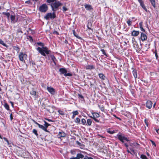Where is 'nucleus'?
Masks as SVG:
<instances>
[{
  "instance_id": "nucleus-1",
  "label": "nucleus",
  "mask_w": 159,
  "mask_h": 159,
  "mask_svg": "<svg viewBox=\"0 0 159 159\" xmlns=\"http://www.w3.org/2000/svg\"><path fill=\"white\" fill-rule=\"evenodd\" d=\"M48 5H50L52 10L53 12L56 11L58 9L59 7L62 5L60 2L56 0H46Z\"/></svg>"
},
{
  "instance_id": "nucleus-2",
  "label": "nucleus",
  "mask_w": 159,
  "mask_h": 159,
  "mask_svg": "<svg viewBox=\"0 0 159 159\" xmlns=\"http://www.w3.org/2000/svg\"><path fill=\"white\" fill-rule=\"evenodd\" d=\"M37 44L39 46H42V48L39 47H38L36 49L38 52L43 56L46 57V54H49L51 52L50 50H48V48L47 47H44V43L41 42H38Z\"/></svg>"
},
{
  "instance_id": "nucleus-3",
  "label": "nucleus",
  "mask_w": 159,
  "mask_h": 159,
  "mask_svg": "<svg viewBox=\"0 0 159 159\" xmlns=\"http://www.w3.org/2000/svg\"><path fill=\"white\" fill-rule=\"evenodd\" d=\"M116 138L118 139L122 143H125V141L129 142V140L125 136L124 134H122L120 133H119L116 137Z\"/></svg>"
},
{
  "instance_id": "nucleus-4",
  "label": "nucleus",
  "mask_w": 159,
  "mask_h": 159,
  "mask_svg": "<svg viewBox=\"0 0 159 159\" xmlns=\"http://www.w3.org/2000/svg\"><path fill=\"white\" fill-rule=\"evenodd\" d=\"M59 71L60 72L61 75L63 74L64 76H71L72 75L71 73H67V70L65 68H60L59 69Z\"/></svg>"
},
{
  "instance_id": "nucleus-5",
  "label": "nucleus",
  "mask_w": 159,
  "mask_h": 159,
  "mask_svg": "<svg viewBox=\"0 0 159 159\" xmlns=\"http://www.w3.org/2000/svg\"><path fill=\"white\" fill-rule=\"evenodd\" d=\"M56 17V15L55 12H53L52 13H48L44 16V18L47 20H49L50 19H53Z\"/></svg>"
},
{
  "instance_id": "nucleus-6",
  "label": "nucleus",
  "mask_w": 159,
  "mask_h": 159,
  "mask_svg": "<svg viewBox=\"0 0 159 159\" xmlns=\"http://www.w3.org/2000/svg\"><path fill=\"white\" fill-rule=\"evenodd\" d=\"M48 9L47 5L46 4H43L39 8V11L41 12H45Z\"/></svg>"
},
{
  "instance_id": "nucleus-7",
  "label": "nucleus",
  "mask_w": 159,
  "mask_h": 159,
  "mask_svg": "<svg viewBox=\"0 0 159 159\" xmlns=\"http://www.w3.org/2000/svg\"><path fill=\"white\" fill-rule=\"evenodd\" d=\"M30 93L31 95L34 97L35 99L39 97L38 93L35 91L34 88L32 89V90L30 92Z\"/></svg>"
},
{
  "instance_id": "nucleus-8",
  "label": "nucleus",
  "mask_w": 159,
  "mask_h": 159,
  "mask_svg": "<svg viewBox=\"0 0 159 159\" xmlns=\"http://www.w3.org/2000/svg\"><path fill=\"white\" fill-rule=\"evenodd\" d=\"M19 57L20 61H24V58L27 57V55L22 52H21L19 54Z\"/></svg>"
},
{
  "instance_id": "nucleus-9",
  "label": "nucleus",
  "mask_w": 159,
  "mask_h": 159,
  "mask_svg": "<svg viewBox=\"0 0 159 159\" xmlns=\"http://www.w3.org/2000/svg\"><path fill=\"white\" fill-rule=\"evenodd\" d=\"M47 89L51 94H55V91L53 88L51 87H48Z\"/></svg>"
},
{
  "instance_id": "nucleus-10",
  "label": "nucleus",
  "mask_w": 159,
  "mask_h": 159,
  "mask_svg": "<svg viewBox=\"0 0 159 159\" xmlns=\"http://www.w3.org/2000/svg\"><path fill=\"white\" fill-rule=\"evenodd\" d=\"M58 138H60L61 137H65L66 136V134L63 131H62L59 133L57 135Z\"/></svg>"
},
{
  "instance_id": "nucleus-11",
  "label": "nucleus",
  "mask_w": 159,
  "mask_h": 159,
  "mask_svg": "<svg viewBox=\"0 0 159 159\" xmlns=\"http://www.w3.org/2000/svg\"><path fill=\"white\" fill-rule=\"evenodd\" d=\"M146 104L147 108L150 109L152 106V103L151 101L148 100Z\"/></svg>"
},
{
  "instance_id": "nucleus-12",
  "label": "nucleus",
  "mask_w": 159,
  "mask_h": 159,
  "mask_svg": "<svg viewBox=\"0 0 159 159\" xmlns=\"http://www.w3.org/2000/svg\"><path fill=\"white\" fill-rule=\"evenodd\" d=\"M140 39L142 41L146 40L147 39V36L145 34L141 33Z\"/></svg>"
},
{
  "instance_id": "nucleus-13",
  "label": "nucleus",
  "mask_w": 159,
  "mask_h": 159,
  "mask_svg": "<svg viewBox=\"0 0 159 159\" xmlns=\"http://www.w3.org/2000/svg\"><path fill=\"white\" fill-rule=\"evenodd\" d=\"M131 35L133 36H137L139 34V31H136L134 30L131 33Z\"/></svg>"
},
{
  "instance_id": "nucleus-14",
  "label": "nucleus",
  "mask_w": 159,
  "mask_h": 159,
  "mask_svg": "<svg viewBox=\"0 0 159 159\" xmlns=\"http://www.w3.org/2000/svg\"><path fill=\"white\" fill-rule=\"evenodd\" d=\"M84 6L86 9L87 10L89 11L93 10V8L92 7V6L90 5L86 4H85Z\"/></svg>"
},
{
  "instance_id": "nucleus-15",
  "label": "nucleus",
  "mask_w": 159,
  "mask_h": 159,
  "mask_svg": "<svg viewBox=\"0 0 159 159\" xmlns=\"http://www.w3.org/2000/svg\"><path fill=\"white\" fill-rule=\"evenodd\" d=\"M132 73L134 77L135 80L136 81V78L137 77V74L136 70V69H134L132 71Z\"/></svg>"
},
{
  "instance_id": "nucleus-16",
  "label": "nucleus",
  "mask_w": 159,
  "mask_h": 159,
  "mask_svg": "<svg viewBox=\"0 0 159 159\" xmlns=\"http://www.w3.org/2000/svg\"><path fill=\"white\" fill-rule=\"evenodd\" d=\"M95 69V66L93 65H88L86 66V70H91Z\"/></svg>"
},
{
  "instance_id": "nucleus-17",
  "label": "nucleus",
  "mask_w": 159,
  "mask_h": 159,
  "mask_svg": "<svg viewBox=\"0 0 159 159\" xmlns=\"http://www.w3.org/2000/svg\"><path fill=\"white\" fill-rule=\"evenodd\" d=\"M39 127L41 129H42L45 132H49V131L47 130V129H46L45 128V127L44 126H43V125L39 124L38 125Z\"/></svg>"
},
{
  "instance_id": "nucleus-18",
  "label": "nucleus",
  "mask_w": 159,
  "mask_h": 159,
  "mask_svg": "<svg viewBox=\"0 0 159 159\" xmlns=\"http://www.w3.org/2000/svg\"><path fill=\"white\" fill-rule=\"evenodd\" d=\"M50 57L51 58L52 60L53 63H54V64L55 65H56V63L55 61H56L57 60L56 59V58L53 55H50Z\"/></svg>"
},
{
  "instance_id": "nucleus-19",
  "label": "nucleus",
  "mask_w": 159,
  "mask_h": 159,
  "mask_svg": "<svg viewBox=\"0 0 159 159\" xmlns=\"http://www.w3.org/2000/svg\"><path fill=\"white\" fill-rule=\"evenodd\" d=\"M92 115L93 116V118H98L100 116L99 114L96 112L93 113Z\"/></svg>"
},
{
  "instance_id": "nucleus-20",
  "label": "nucleus",
  "mask_w": 159,
  "mask_h": 159,
  "mask_svg": "<svg viewBox=\"0 0 159 159\" xmlns=\"http://www.w3.org/2000/svg\"><path fill=\"white\" fill-rule=\"evenodd\" d=\"M4 106L5 108L7 110L10 111H11V110L9 108V106L7 103L6 102L4 103Z\"/></svg>"
},
{
  "instance_id": "nucleus-21",
  "label": "nucleus",
  "mask_w": 159,
  "mask_h": 159,
  "mask_svg": "<svg viewBox=\"0 0 159 159\" xmlns=\"http://www.w3.org/2000/svg\"><path fill=\"white\" fill-rule=\"evenodd\" d=\"M133 47L134 49L137 50L139 48L138 44L137 42L133 43Z\"/></svg>"
},
{
  "instance_id": "nucleus-22",
  "label": "nucleus",
  "mask_w": 159,
  "mask_h": 159,
  "mask_svg": "<svg viewBox=\"0 0 159 159\" xmlns=\"http://www.w3.org/2000/svg\"><path fill=\"white\" fill-rule=\"evenodd\" d=\"M99 77L102 80L105 79L106 78L105 76L102 73H99L98 74Z\"/></svg>"
},
{
  "instance_id": "nucleus-23",
  "label": "nucleus",
  "mask_w": 159,
  "mask_h": 159,
  "mask_svg": "<svg viewBox=\"0 0 159 159\" xmlns=\"http://www.w3.org/2000/svg\"><path fill=\"white\" fill-rule=\"evenodd\" d=\"M15 16L11 15V19L12 22L13 23H15L16 21H15Z\"/></svg>"
},
{
  "instance_id": "nucleus-24",
  "label": "nucleus",
  "mask_w": 159,
  "mask_h": 159,
  "mask_svg": "<svg viewBox=\"0 0 159 159\" xmlns=\"http://www.w3.org/2000/svg\"><path fill=\"white\" fill-rule=\"evenodd\" d=\"M72 32L74 35L78 39H81V38L76 34L75 31L74 30H73Z\"/></svg>"
},
{
  "instance_id": "nucleus-25",
  "label": "nucleus",
  "mask_w": 159,
  "mask_h": 159,
  "mask_svg": "<svg viewBox=\"0 0 159 159\" xmlns=\"http://www.w3.org/2000/svg\"><path fill=\"white\" fill-rule=\"evenodd\" d=\"M92 123L91 120L90 119H88L87 120V123L86 125L90 126L92 124Z\"/></svg>"
},
{
  "instance_id": "nucleus-26",
  "label": "nucleus",
  "mask_w": 159,
  "mask_h": 159,
  "mask_svg": "<svg viewBox=\"0 0 159 159\" xmlns=\"http://www.w3.org/2000/svg\"><path fill=\"white\" fill-rule=\"evenodd\" d=\"M76 157L80 159V158H83L84 157V156L81 153L77 154Z\"/></svg>"
},
{
  "instance_id": "nucleus-27",
  "label": "nucleus",
  "mask_w": 159,
  "mask_h": 159,
  "mask_svg": "<svg viewBox=\"0 0 159 159\" xmlns=\"http://www.w3.org/2000/svg\"><path fill=\"white\" fill-rule=\"evenodd\" d=\"M32 133L34 134L37 137L39 136L37 131L35 129H34L32 131Z\"/></svg>"
},
{
  "instance_id": "nucleus-28",
  "label": "nucleus",
  "mask_w": 159,
  "mask_h": 159,
  "mask_svg": "<svg viewBox=\"0 0 159 159\" xmlns=\"http://www.w3.org/2000/svg\"><path fill=\"white\" fill-rule=\"evenodd\" d=\"M92 26V23L91 22H88L87 25V27L89 29L92 30L91 27Z\"/></svg>"
},
{
  "instance_id": "nucleus-29",
  "label": "nucleus",
  "mask_w": 159,
  "mask_h": 159,
  "mask_svg": "<svg viewBox=\"0 0 159 159\" xmlns=\"http://www.w3.org/2000/svg\"><path fill=\"white\" fill-rule=\"evenodd\" d=\"M44 127L46 129H47L48 126H50L51 125H50V124H48V123L47 122H46L45 121H44Z\"/></svg>"
},
{
  "instance_id": "nucleus-30",
  "label": "nucleus",
  "mask_w": 159,
  "mask_h": 159,
  "mask_svg": "<svg viewBox=\"0 0 159 159\" xmlns=\"http://www.w3.org/2000/svg\"><path fill=\"white\" fill-rule=\"evenodd\" d=\"M140 5L141 7L146 11L147 12V9L144 5L143 2L140 4Z\"/></svg>"
},
{
  "instance_id": "nucleus-31",
  "label": "nucleus",
  "mask_w": 159,
  "mask_h": 159,
  "mask_svg": "<svg viewBox=\"0 0 159 159\" xmlns=\"http://www.w3.org/2000/svg\"><path fill=\"white\" fill-rule=\"evenodd\" d=\"M151 2V3L152 6L154 8H155L156 7V5L155 3V0H149Z\"/></svg>"
},
{
  "instance_id": "nucleus-32",
  "label": "nucleus",
  "mask_w": 159,
  "mask_h": 159,
  "mask_svg": "<svg viewBox=\"0 0 159 159\" xmlns=\"http://www.w3.org/2000/svg\"><path fill=\"white\" fill-rule=\"evenodd\" d=\"M107 132L111 134H113L115 133L114 130H111L109 129H107Z\"/></svg>"
},
{
  "instance_id": "nucleus-33",
  "label": "nucleus",
  "mask_w": 159,
  "mask_h": 159,
  "mask_svg": "<svg viewBox=\"0 0 159 159\" xmlns=\"http://www.w3.org/2000/svg\"><path fill=\"white\" fill-rule=\"evenodd\" d=\"M27 39H29V40L31 42H33V38L32 37V36H28L27 37Z\"/></svg>"
},
{
  "instance_id": "nucleus-34",
  "label": "nucleus",
  "mask_w": 159,
  "mask_h": 159,
  "mask_svg": "<svg viewBox=\"0 0 159 159\" xmlns=\"http://www.w3.org/2000/svg\"><path fill=\"white\" fill-rule=\"evenodd\" d=\"M2 14L3 15H6L7 16L8 19H9V17L10 16V14L9 12H3Z\"/></svg>"
},
{
  "instance_id": "nucleus-35",
  "label": "nucleus",
  "mask_w": 159,
  "mask_h": 159,
  "mask_svg": "<svg viewBox=\"0 0 159 159\" xmlns=\"http://www.w3.org/2000/svg\"><path fill=\"white\" fill-rule=\"evenodd\" d=\"M13 48L15 50H16L17 52H19L20 51V48L18 47L13 46Z\"/></svg>"
},
{
  "instance_id": "nucleus-36",
  "label": "nucleus",
  "mask_w": 159,
  "mask_h": 159,
  "mask_svg": "<svg viewBox=\"0 0 159 159\" xmlns=\"http://www.w3.org/2000/svg\"><path fill=\"white\" fill-rule=\"evenodd\" d=\"M98 107L100 110L102 111H104V108L103 105L101 106L100 105H98Z\"/></svg>"
},
{
  "instance_id": "nucleus-37",
  "label": "nucleus",
  "mask_w": 159,
  "mask_h": 159,
  "mask_svg": "<svg viewBox=\"0 0 159 159\" xmlns=\"http://www.w3.org/2000/svg\"><path fill=\"white\" fill-rule=\"evenodd\" d=\"M0 43L4 46L7 47L6 44L4 43V41L1 39H0Z\"/></svg>"
},
{
  "instance_id": "nucleus-38",
  "label": "nucleus",
  "mask_w": 159,
  "mask_h": 159,
  "mask_svg": "<svg viewBox=\"0 0 159 159\" xmlns=\"http://www.w3.org/2000/svg\"><path fill=\"white\" fill-rule=\"evenodd\" d=\"M140 157L142 159H148L146 156L144 154H142L140 156Z\"/></svg>"
},
{
  "instance_id": "nucleus-39",
  "label": "nucleus",
  "mask_w": 159,
  "mask_h": 159,
  "mask_svg": "<svg viewBox=\"0 0 159 159\" xmlns=\"http://www.w3.org/2000/svg\"><path fill=\"white\" fill-rule=\"evenodd\" d=\"M57 112L61 115H64L65 114L64 112L62 111L59 110L57 111Z\"/></svg>"
},
{
  "instance_id": "nucleus-40",
  "label": "nucleus",
  "mask_w": 159,
  "mask_h": 159,
  "mask_svg": "<svg viewBox=\"0 0 159 159\" xmlns=\"http://www.w3.org/2000/svg\"><path fill=\"white\" fill-rule=\"evenodd\" d=\"M75 122L76 123H80V119L79 118L77 117L76 118Z\"/></svg>"
},
{
  "instance_id": "nucleus-41",
  "label": "nucleus",
  "mask_w": 159,
  "mask_h": 159,
  "mask_svg": "<svg viewBox=\"0 0 159 159\" xmlns=\"http://www.w3.org/2000/svg\"><path fill=\"white\" fill-rule=\"evenodd\" d=\"M81 121L83 125H84L86 124V120L84 119L83 118L82 119Z\"/></svg>"
},
{
  "instance_id": "nucleus-42",
  "label": "nucleus",
  "mask_w": 159,
  "mask_h": 159,
  "mask_svg": "<svg viewBox=\"0 0 159 159\" xmlns=\"http://www.w3.org/2000/svg\"><path fill=\"white\" fill-rule=\"evenodd\" d=\"M100 50L102 52V53L103 54H104L105 56H107V55L105 52V51L104 49H101Z\"/></svg>"
},
{
  "instance_id": "nucleus-43",
  "label": "nucleus",
  "mask_w": 159,
  "mask_h": 159,
  "mask_svg": "<svg viewBox=\"0 0 159 159\" xmlns=\"http://www.w3.org/2000/svg\"><path fill=\"white\" fill-rule=\"evenodd\" d=\"M72 113H73V114L75 116V115H77L79 114V112L77 111H73Z\"/></svg>"
},
{
  "instance_id": "nucleus-44",
  "label": "nucleus",
  "mask_w": 159,
  "mask_h": 159,
  "mask_svg": "<svg viewBox=\"0 0 159 159\" xmlns=\"http://www.w3.org/2000/svg\"><path fill=\"white\" fill-rule=\"evenodd\" d=\"M68 10V9L66 7H65L64 6L62 7V11L63 12H64Z\"/></svg>"
},
{
  "instance_id": "nucleus-45",
  "label": "nucleus",
  "mask_w": 159,
  "mask_h": 159,
  "mask_svg": "<svg viewBox=\"0 0 159 159\" xmlns=\"http://www.w3.org/2000/svg\"><path fill=\"white\" fill-rule=\"evenodd\" d=\"M2 139H3L5 141H6L8 145L9 144V141L5 137L3 138Z\"/></svg>"
},
{
  "instance_id": "nucleus-46",
  "label": "nucleus",
  "mask_w": 159,
  "mask_h": 159,
  "mask_svg": "<svg viewBox=\"0 0 159 159\" xmlns=\"http://www.w3.org/2000/svg\"><path fill=\"white\" fill-rule=\"evenodd\" d=\"M127 23L129 26H130L131 25V21L130 20H128L127 21Z\"/></svg>"
},
{
  "instance_id": "nucleus-47",
  "label": "nucleus",
  "mask_w": 159,
  "mask_h": 159,
  "mask_svg": "<svg viewBox=\"0 0 159 159\" xmlns=\"http://www.w3.org/2000/svg\"><path fill=\"white\" fill-rule=\"evenodd\" d=\"M78 98H81L82 99H84V97L81 94H78Z\"/></svg>"
},
{
  "instance_id": "nucleus-48",
  "label": "nucleus",
  "mask_w": 159,
  "mask_h": 159,
  "mask_svg": "<svg viewBox=\"0 0 159 159\" xmlns=\"http://www.w3.org/2000/svg\"><path fill=\"white\" fill-rule=\"evenodd\" d=\"M154 53H155V55L156 58L157 60H158V55L157 53V52H154Z\"/></svg>"
},
{
  "instance_id": "nucleus-49",
  "label": "nucleus",
  "mask_w": 159,
  "mask_h": 159,
  "mask_svg": "<svg viewBox=\"0 0 159 159\" xmlns=\"http://www.w3.org/2000/svg\"><path fill=\"white\" fill-rule=\"evenodd\" d=\"M9 113L10 114V120L11 121V120H12L13 119L12 114V113Z\"/></svg>"
},
{
  "instance_id": "nucleus-50",
  "label": "nucleus",
  "mask_w": 159,
  "mask_h": 159,
  "mask_svg": "<svg viewBox=\"0 0 159 159\" xmlns=\"http://www.w3.org/2000/svg\"><path fill=\"white\" fill-rule=\"evenodd\" d=\"M148 43H148V44H146L145 45V47H147V48H149V46L150 45V43L149 42H148Z\"/></svg>"
},
{
  "instance_id": "nucleus-51",
  "label": "nucleus",
  "mask_w": 159,
  "mask_h": 159,
  "mask_svg": "<svg viewBox=\"0 0 159 159\" xmlns=\"http://www.w3.org/2000/svg\"><path fill=\"white\" fill-rule=\"evenodd\" d=\"M17 33H23V31L21 30L20 29H18L17 30Z\"/></svg>"
},
{
  "instance_id": "nucleus-52",
  "label": "nucleus",
  "mask_w": 159,
  "mask_h": 159,
  "mask_svg": "<svg viewBox=\"0 0 159 159\" xmlns=\"http://www.w3.org/2000/svg\"><path fill=\"white\" fill-rule=\"evenodd\" d=\"M143 22H141L139 23V28L143 27Z\"/></svg>"
},
{
  "instance_id": "nucleus-53",
  "label": "nucleus",
  "mask_w": 159,
  "mask_h": 159,
  "mask_svg": "<svg viewBox=\"0 0 159 159\" xmlns=\"http://www.w3.org/2000/svg\"><path fill=\"white\" fill-rule=\"evenodd\" d=\"M132 43L136 42V41H135V39L134 38H132Z\"/></svg>"
},
{
  "instance_id": "nucleus-54",
  "label": "nucleus",
  "mask_w": 159,
  "mask_h": 159,
  "mask_svg": "<svg viewBox=\"0 0 159 159\" xmlns=\"http://www.w3.org/2000/svg\"><path fill=\"white\" fill-rule=\"evenodd\" d=\"M93 119L97 122H99V121L96 118H93Z\"/></svg>"
},
{
  "instance_id": "nucleus-55",
  "label": "nucleus",
  "mask_w": 159,
  "mask_h": 159,
  "mask_svg": "<svg viewBox=\"0 0 159 159\" xmlns=\"http://www.w3.org/2000/svg\"><path fill=\"white\" fill-rule=\"evenodd\" d=\"M31 64H32L33 67H35L34 66L35 65V62L34 61H32L31 62Z\"/></svg>"
},
{
  "instance_id": "nucleus-56",
  "label": "nucleus",
  "mask_w": 159,
  "mask_h": 159,
  "mask_svg": "<svg viewBox=\"0 0 159 159\" xmlns=\"http://www.w3.org/2000/svg\"><path fill=\"white\" fill-rule=\"evenodd\" d=\"M144 121V122H145V124L147 126H148V122H147V120L146 119H145Z\"/></svg>"
},
{
  "instance_id": "nucleus-57",
  "label": "nucleus",
  "mask_w": 159,
  "mask_h": 159,
  "mask_svg": "<svg viewBox=\"0 0 159 159\" xmlns=\"http://www.w3.org/2000/svg\"><path fill=\"white\" fill-rule=\"evenodd\" d=\"M140 28L141 31H143V32H145V31L143 27H140Z\"/></svg>"
},
{
  "instance_id": "nucleus-58",
  "label": "nucleus",
  "mask_w": 159,
  "mask_h": 159,
  "mask_svg": "<svg viewBox=\"0 0 159 159\" xmlns=\"http://www.w3.org/2000/svg\"><path fill=\"white\" fill-rule=\"evenodd\" d=\"M46 120L48 121H52V122H53V121L52 120H51L49 119H48V118H45V119Z\"/></svg>"
},
{
  "instance_id": "nucleus-59",
  "label": "nucleus",
  "mask_w": 159,
  "mask_h": 159,
  "mask_svg": "<svg viewBox=\"0 0 159 159\" xmlns=\"http://www.w3.org/2000/svg\"><path fill=\"white\" fill-rule=\"evenodd\" d=\"M53 34H56L57 35H58L59 34V33H58V32H57L56 31H54V32H53Z\"/></svg>"
},
{
  "instance_id": "nucleus-60",
  "label": "nucleus",
  "mask_w": 159,
  "mask_h": 159,
  "mask_svg": "<svg viewBox=\"0 0 159 159\" xmlns=\"http://www.w3.org/2000/svg\"><path fill=\"white\" fill-rule=\"evenodd\" d=\"M124 145L128 149V148L129 146L128 144H127L126 143H125Z\"/></svg>"
},
{
  "instance_id": "nucleus-61",
  "label": "nucleus",
  "mask_w": 159,
  "mask_h": 159,
  "mask_svg": "<svg viewBox=\"0 0 159 159\" xmlns=\"http://www.w3.org/2000/svg\"><path fill=\"white\" fill-rule=\"evenodd\" d=\"M140 4L142 3H143V1L142 0H138Z\"/></svg>"
},
{
  "instance_id": "nucleus-62",
  "label": "nucleus",
  "mask_w": 159,
  "mask_h": 159,
  "mask_svg": "<svg viewBox=\"0 0 159 159\" xmlns=\"http://www.w3.org/2000/svg\"><path fill=\"white\" fill-rule=\"evenodd\" d=\"M30 0L26 1L25 2V3H28V4H30Z\"/></svg>"
},
{
  "instance_id": "nucleus-63",
  "label": "nucleus",
  "mask_w": 159,
  "mask_h": 159,
  "mask_svg": "<svg viewBox=\"0 0 159 159\" xmlns=\"http://www.w3.org/2000/svg\"><path fill=\"white\" fill-rule=\"evenodd\" d=\"M75 151H70V152L72 154H74L75 153Z\"/></svg>"
},
{
  "instance_id": "nucleus-64",
  "label": "nucleus",
  "mask_w": 159,
  "mask_h": 159,
  "mask_svg": "<svg viewBox=\"0 0 159 159\" xmlns=\"http://www.w3.org/2000/svg\"><path fill=\"white\" fill-rule=\"evenodd\" d=\"M151 142H152V143L153 145L155 146H156V144H155V143L153 141H151Z\"/></svg>"
}]
</instances>
